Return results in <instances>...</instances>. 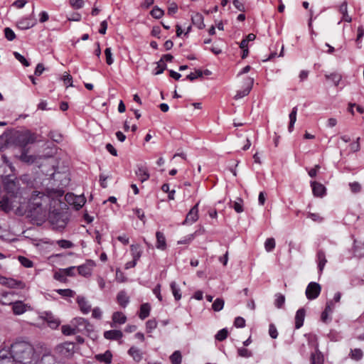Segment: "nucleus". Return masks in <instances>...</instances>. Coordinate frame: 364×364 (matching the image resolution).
Listing matches in <instances>:
<instances>
[{
	"label": "nucleus",
	"mask_w": 364,
	"mask_h": 364,
	"mask_svg": "<svg viewBox=\"0 0 364 364\" xmlns=\"http://www.w3.org/2000/svg\"><path fill=\"white\" fill-rule=\"evenodd\" d=\"M11 353L16 363L21 364H31L33 360L35 349L28 341L17 339L9 348Z\"/></svg>",
	"instance_id": "obj_1"
},
{
	"label": "nucleus",
	"mask_w": 364,
	"mask_h": 364,
	"mask_svg": "<svg viewBox=\"0 0 364 364\" xmlns=\"http://www.w3.org/2000/svg\"><path fill=\"white\" fill-rule=\"evenodd\" d=\"M50 203L49 196L39 191H33L29 200L28 207L33 214L42 215L46 212Z\"/></svg>",
	"instance_id": "obj_2"
},
{
	"label": "nucleus",
	"mask_w": 364,
	"mask_h": 364,
	"mask_svg": "<svg viewBox=\"0 0 364 364\" xmlns=\"http://www.w3.org/2000/svg\"><path fill=\"white\" fill-rule=\"evenodd\" d=\"M36 141V136L29 131L18 132L14 136V143L21 147L26 148L29 144H32Z\"/></svg>",
	"instance_id": "obj_3"
},
{
	"label": "nucleus",
	"mask_w": 364,
	"mask_h": 364,
	"mask_svg": "<svg viewBox=\"0 0 364 364\" xmlns=\"http://www.w3.org/2000/svg\"><path fill=\"white\" fill-rule=\"evenodd\" d=\"M50 223L55 229H63L67 225L68 218L60 210H53L49 213Z\"/></svg>",
	"instance_id": "obj_4"
},
{
	"label": "nucleus",
	"mask_w": 364,
	"mask_h": 364,
	"mask_svg": "<svg viewBox=\"0 0 364 364\" xmlns=\"http://www.w3.org/2000/svg\"><path fill=\"white\" fill-rule=\"evenodd\" d=\"M4 188L6 192L11 196L16 198L19 194L20 186L18 180L16 178H11L6 176L4 181Z\"/></svg>",
	"instance_id": "obj_5"
},
{
	"label": "nucleus",
	"mask_w": 364,
	"mask_h": 364,
	"mask_svg": "<svg viewBox=\"0 0 364 364\" xmlns=\"http://www.w3.org/2000/svg\"><path fill=\"white\" fill-rule=\"evenodd\" d=\"M72 323L76 328V330L78 332H90L92 331V326L90 323V322L82 317H77L73 318L72 321Z\"/></svg>",
	"instance_id": "obj_6"
},
{
	"label": "nucleus",
	"mask_w": 364,
	"mask_h": 364,
	"mask_svg": "<svg viewBox=\"0 0 364 364\" xmlns=\"http://www.w3.org/2000/svg\"><path fill=\"white\" fill-rule=\"evenodd\" d=\"M321 287L317 282H310L306 289V296L308 299L313 300L316 299L321 292Z\"/></svg>",
	"instance_id": "obj_7"
},
{
	"label": "nucleus",
	"mask_w": 364,
	"mask_h": 364,
	"mask_svg": "<svg viewBox=\"0 0 364 364\" xmlns=\"http://www.w3.org/2000/svg\"><path fill=\"white\" fill-rule=\"evenodd\" d=\"M198 202L187 213L185 220L183 222V225H192L196 222L198 219Z\"/></svg>",
	"instance_id": "obj_8"
},
{
	"label": "nucleus",
	"mask_w": 364,
	"mask_h": 364,
	"mask_svg": "<svg viewBox=\"0 0 364 364\" xmlns=\"http://www.w3.org/2000/svg\"><path fill=\"white\" fill-rule=\"evenodd\" d=\"M16 360L8 348L0 350V364H16Z\"/></svg>",
	"instance_id": "obj_9"
},
{
	"label": "nucleus",
	"mask_w": 364,
	"mask_h": 364,
	"mask_svg": "<svg viewBox=\"0 0 364 364\" xmlns=\"http://www.w3.org/2000/svg\"><path fill=\"white\" fill-rule=\"evenodd\" d=\"M74 343L71 342H65L58 345L56 348L59 353L64 357L71 355L74 352Z\"/></svg>",
	"instance_id": "obj_10"
},
{
	"label": "nucleus",
	"mask_w": 364,
	"mask_h": 364,
	"mask_svg": "<svg viewBox=\"0 0 364 364\" xmlns=\"http://www.w3.org/2000/svg\"><path fill=\"white\" fill-rule=\"evenodd\" d=\"M42 318L48 323V325L53 329L57 328L60 322L50 311H44Z\"/></svg>",
	"instance_id": "obj_11"
},
{
	"label": "nucleus",
	"mask_w": 364,
	"mask_h": 364,
	"mask_svg": "<svg viewBox=\"0 0 364 364\" xmlns=\"http://www.w3.org/2000/svg\"><path fill=\"white\" fill-rule=\"evenodd\" d=\"M254 83L253 78L251 77H247L245 80V88L242 90H239L237 92V94L235 96V99L238 100L240 98L244 97L245 96H247L250 90H252V85Z\"/></svg>",
	"instance_id": "obj_12"
},
{
	"label": "nucleus",
	"mask_w": 364,
	"mask_h": 364,
	"mask_svg": "<svg viewBox=\"0 0 364 364\" xmlns=\"http://www.w3.org/2000/svg\"><path fill=\"white\" fill-rule=\"evenodd\" d=\"M104 338L110 341H119L123 337V333L120 330H109L104 332Z\"/></svg>",
	"instance_id": "obj_13"
},
{
	"label": "nucleus",
	"mask_w": 364,
	"mask_h": 364,
	"mask_svg": "<svg viewBox=\"0 0 364 364\" xmlns=\"http://www.w3.org/2000/svg\"><path fill=\"white\" fill-rule=\"evenodd\" d=\"M311 186L314 196L323 197L326 194V188L323 184L316 181H311Z\"/></svg>",
	"instance_id": "obj_14"
},
{
	"label": "nucleus",
	"mask_w": 364,
	"mask_h": 364,
	"mask_svg": "<svg viewBox=\"0 0 364 364\" xmlns=\"http://www.w3.org/2000/svg\"><path fill=\"white\" fill-rule=\"evenodd\" d=\"M112 323L111 327H115L117 324H124L127 321V316L121 311H115L112 316Z\"/></svg>",
	"instance_id": "obj_15"
},
{
	"label": "nucleus",
	"mask_w": 364,
	"mask_h": 364,
	"mask_svg": "<svg viewBox=\"0 0 364 364\" xmlns=\"http://www.w3.org/2000/svg\"><path fill=\"white\" fill-rule=\"evenodd\" d=\"M77 303L82 314H87L91 311V305L84 296H77Z\"/></svg>",
	"instance_id": "obj_16"
},
{
	"label": "nucleus",
	"mask_w": 364,
	"mask_h": 364,
	"mask_svg": "<svg viewBox=\"0 0 364 364\" xmlns=\"http://www.w3.org/2000/svg\"><path fill=\"white\" fill-rule=\"evenodd\" d=\"M156 247L160 250H165L167 248L166 240L164 234L160 231L156 232Z\"/></svg>",
	"instance_id": "obj_17"
},
{
	"label": "nucleus",
	"mask_w": 364,
	"mask_h": 364,
	"mask_svg": "<svg viewBox=\"0 0 364 364\" xmlns=\"http://www.w3.org/2000/svg\"><path fill=\"white\" fill-rule=\"evenodd\" d=\"M117 301L121 307L126 308L129 304L130 299L127 292L122 290L119 291L117 295Z\"/></svg>",
	"instance_id": "obj_18"
},
{
	"label": "nucleus",
	"mask_w": 364,
	"mask_h": 364,
	"mask_svg": "<svg viewBox=\"0 0 364 364\" xmlns=\"http://www.w3.org/2000/svg\"><path fill=\"white\" fill-rule=\"evenodd\" d=\"M95 358L100 363L110 364L112 360V353L110 350H107L104 353L96 354Z\"/></svg>",
	"instance_id": "obj_19"
},
{
	"label": "nucleus",
	"mask_w": 364,
	"mask_h": 364,
	"mask_svg": "<svg viewBox=\"0 0 364 364\" xmlns=\"http://www.w3.org/2000/svg\"><path fill=\"white\" fill-rule=\"evenodd\" d=\"M135 173L141 183L147 181L150 177L148 168L144 166H138Z\"/></svg>",
	"instance_id": "obj_20"
},
{
	"label": "nucleus",
	"mask_w": 364,
	"mask_h": 364,
	"mask_svg": "<svg viewBox=\"0 0 364 364\" xmlns=\"http://www.w3.org/2000/svg\"><path fill=\"white\" fill-rule=\"evenodd\" d=\"M306 315V311L304 309L301 308L297 310L295 315V328L299 329L300 328L304 321V318Z\"/></svg>",
	"instance_id": "obj_21"
},
{
	"label": "nucleus",
	"mask_w": 364,
	"mask_h": 364,
	"mask_svg": "<svg viewBox=\"0 0 364 364\" xmlns=\"http://www.w3.org/2000/svg\"><path fill=\"white\" fill-rule=\"evenodd\" d=\"M310 361H311V364H323V363H324L323 355L318 350V348H316L314 353H312L311 354Z\"/></svg>",
	"instance_id": "obj_22"
},
{
	"label": "nucleus",
	"mask_w": 364,
	"mask_h": 364,
	"mask_svg": "<svg viewBox=\"0 0 364 364\" xmlns=\"http://www.w3.org/2000/svg\"><path fill=\"white\" fill-rule=\"evenodd\" d=\"M12 305V310L15 315H21L26 311V305L21 301H17L11 303Z\"/></svg>",
	"instance_id": "obj_23"
},
{
	"label": "nucleus",
	"mask_w": 364,
	"mask_h": 364,
	"mask_svg": "<svg viewBox=\"0 0 364 364\" xmlns=\"http://www.w3.org/2000/svg\"><path fill=\"white\" fill-rule=\"evenodd\" d=\"M4 279L5 280L4 282V284L10 288H18L22 289H24L26 287L25 283L20 280H16L11 278H4Z\"/></svg>",
	"instance_id": "obj_24"
},
{
	"label": "nucleus",
	"mask_w": 364,
	"mask_h": 364,
	"mask_svg": "<svg viewBox=\"0 0 364 364\" xmlns=\"http://www.w3.org/2000/svg\"><path fill=\"white\" fill-rule=\"evenodd\" d=\"M128 354L136 363L140 362L143 358V353L140 350V349H139L138 348H136L135 346H132L129 349Z\"/></svg>",
	"instance_id": "obj_25"
},
{
	"label": "nucleus",
	"mask_w": 364,
	"mask_h": 364,
	"mask_svg": "<svg viewBox=\"0 0 364 364\" xmlns=\"http://www.w3.org/2000/svg\"><path fill=\"white\" fill-rule=\"evenodd\" d=\"M316 257H317L318 272L320 273H321L323 270L326 263L327 262L325 252L322 250H319L317 252Z\"/></svg>",
	"instance_id": "obj_26"
},
{
	"label": "nucleus",
	"mask_w": 364,
	"mask_h": 364,
	"mask_svg": "<svg viewBox=\"0 0 364 364\" xmlns=\"http://www.w3.org/2000/svg\"><path fill=\"white\" fill-rule=\"evenodd\" d=\"M150 311H151L150 304L149 303L142 304L140 306V311H139V318L141 320H144L149 316Z\"/></svg>",
	"instance_id": "obj_27"
},
{
	"label": "nucleus",
	"mask_w": 364,
	"mask_h": 364,
	"mask_svg": "<svg viewBox=\"0 0 364 364\" xmlns=\"http://www.w3.org/2000/svg\"><path fill=\"white\" fill-rule=\"evenodd\" d=\"M133 260L138 262L141 257L142 250L139 245H132L130 247Z\"/></svg>",
	"instance_id": "obj_28"
},
{
	"label": "nucleus",
	"mask_w": 364,
	"mask_h": 364,
	"mask_svg": "<svg viewBox=\"0 0 364 364\" xmlns=\"http://www.w3.org/2000/svg\"><path fill=\"white\" fill-rule=\"evenodd\" d=\"M191 19L193 23L198 28L203 29L205 27V24L203 23V16L202 14L196 13L192 16Z\"/></svg>",
	"instance_id": "obj_29"
},
{
	"label": "nucleus",
	"mask_w": 364,
	"mask_h": 364,
	"mask_svg": "<svg viewBox=\"0 0 364 364\" xmlns=\"http://www.w3.org/2000/svg\"><path fill=\"white\" fill-rule=\"evenodd\" d=\"M0 208L5 213H9L12 210L11 203L7 196H4L0 200Z\"/></svg>",
	"instance_id": "obj_30"
},
{
	"label": "nucleus",
	"mask_w": 364,
	"mask_h": 364,
	"mask_svg": "<svg viewBox=\"0 0 364 364\" xmlns=\"http://www.w3.org/2000/svg\"><path fill=\"white\" fill-rule=\"evenodd\" d=\"M297 107H294L289 114V124L288 129L289 132L293 131L294 124L296 121Z\"/></svg>",
	"instance_id": "obj_31"
},
{
	"label": "nucleus",
	"mask_w": 364,
	"mask_h": 364,
	"mask_svg": "<svg viewBox=\"0 0 364 364\" xmlns=\"http://www.w3.org/2000/svg\"><path fill=\"white\" fill-rule=\"evenodd\" d=\"M171 292L176 301H179L181 299V289L176 282H172L170 284Z\"/></svg>",
	"instance_id": "obj_32"
},
{
	"label": "nucleus",
	"mask_w": 364,
	"mask_h": 364,
	"mask_svg": "<svg viewBox=\"0 0 364 364\" xmlns=\"http://www.w3.org/2000/svg\"><path fill=\"white\" fill-rule=\"evenodd\" d=\"M170 360L172 364H181L182 355L181 351L176 350L170 356Z\"/></svg>",
	"instance_id": "obj_33"
},
{
	"label": "nucleus",
	"mask_w": 364,
	"mask_h": 364,
	"mask_svg": "<svg viewBox=\"0 0 364 364\" xmlns=\"http://www.w3.org/2000/svg\"><path fill=\"white\" fill-rule=\"evenodd\" d=\"M77 271L79 274L83 277H89L92 274L91 269L86 264L78 266Z\"/></svg>",
	"instance_id": "obj_34"
},
{
	"label": "nucleus",
	"mask_w": 364,
	"mask_h": 364,
	"mask_svg": "<svg viewBox=\"0 0 364 364\" xmlns=\"http://www.w3.org/2000/svg\"><path fill=\"white\" fill-rule=\"evenodd\" d=\"M285 303V296L281 293L275 294L274 306L278 309H282Z\"/></svg>",
	"instance_id": "obj_35"
},
{
	"label": "nucleus",
	"mask_w": 364,
	"mask_h": 364,
	"mask_svg": "<svg viewBox=\"0 0 364 364\" xmlns=\"http://www.w3.org/2000/svg\"><path fill=\"white\" fill-rule=\"evenodd\" d=\"M62 333L65 336L75 335L77 333L76 328L72 327L69 325H64L61 328Z\"/></svg>",
	"instance_id": "obj_36"
},
{
	"label": "nucleus",
	"mask_w": 364,
	"mask_h": 364,
	"mask_svg": "<svg viewBox=\"0 0 364 364\" xmlns=\"http://www.w3.org/2000/svg\"><path fill=\"white\" fill-rule=\"evenodd\" d=\"M55 291L63 297H73L75 295V292L70 289H59Z\"/></svg>",
	"instance_id": "obj_37"
},
{
	"label": "nucleus",
	"mask_w": 364,
	"mask_h": 364,
	"mask_svg": "<svg viewBox=\"0 0 364 364\" xmlns=\"http://www.w3.org/2000/svg\"><path fill=\"white\" fill-rule=\"evenodd\" d=\"M350 356L355 360H360L363 356V353L361 349L355 348L350 350Z\"/></svg>",
	"instance_id": "obj_38"
},
{
	"label": "nucleus",
	"mask_w": 364,
	"mask_h": 364,
	"mask_svg": "<svg viewBox=\"0 0 364 364\" xmlns=\"http://www.w3.org/2000/svg\"><path fill=\"white\" fill-rule=\"evenodd\" d=\"M34 23L31 22L28 19H23L18 21V27L22 30H26L32 28Z\"/></svg>",
	"instance_id": "obj_39"
},
{
	"label": "nucleus",
	"mask_w": 364,
	"mask_h": 364,
	"mask_svg": "<svg viewBox=\"0 0 364 364\" xmlns=\"http://www.w3.org/2000/svg\"><path fill=\"white\" fill-rule=\"evenodd\" d=\"M150 14L153 18L159 19L164 16V10L156 6L152 9V10L150 12Z\"/></svg>",
	"instance_id": "obj_40"
},
{
	"label": "nucleus",
	"mask_w": 364,
	"mask_h": 364,
	"mask_svg": "<svg viewBox=\"0 0 364 364\" xmlns=\"http://www.w3.org/2000/svg\"><path fill=\"white\" fill-rule=\"evenodd\" d=\"M157 66L154 70V74L157 75L161 74L166 69V63L163 62V60H159L157 63Z\"/></svg>",
	"instance_id": "obj_41"
},
{
	"label": "nucleus",
	"mask_w": 364,
	"mask_h": 364,
	"mask_svg": "<svg viewBox=\"0 0 364 364\" xmlns=\"http://www.w3.org/2000/svg\"><path fill=\"white\" fill-rule=\"evenodd\" d=\"M224 306V300L223 299L218 298L216 299L212 304V309L215 311H220L223 309Z\"/></svg>",
	"instance_id": "obj_42"
},
{
	"label": "nucleus",
	"mask_w": 364,
	"mask_h": 364,
	"mask_svg": "<svg viewBox=\"0 0 364 364\" xmlns=\"http://www.w3.org/2000/svg\"><path fill=\"white\" fill-rule=\"evenodd\" d=\"M275 240L273 237L267 238L264 242V248L267 252H272L275 247Z\"/></svg>",
	"instance_id": "obj_43"
},
{
	"label": "nucleus",
	"mask_w": 364,
	"mask_h": 364,
	"mask_svg": "<svg viewBox=\"0 0 364 364\" xmlns=\"http://www.w3.org/2000/svg\"><path fill=\"white\" fill-rule=\"evenodd\" d=\"M228 336V331L227 328H223L220 330L215 336V340L218 341H223L227 338Z\"/></svg>",
	"instance_id": "obj_44"
},
{
	"label": "nucleus",
	"mask_w": 364,
	"mask_h": 364,
	"mask_svg": "<svg viewBox=\"0 0 364 364\" xmlns=\"http://www.w3.org/2000/svg\"><path fill=\"white\" fill-rule=\"evenodd\" d=\"M156 319H149L146 322V330L147 333H151L157 327Z\"/></svg>",
	"instance_id": "obj_45"
},
{
	"label": "nucleus",
	"mask_w": 364,
	"mask_h": 364,
	"mask_svg": "<svg viewBox=\"0 0 364 364\" xmlns=\"http://www.w3.org/2000/svg\"><path fill=\"white\" fill-rule=\"evenodd\" d=\"M56 243L63 249H69L74 247V244L68 240H59L56 241Z\"/></svg>",
	"instance_id": "obj_46"
},
{
	"label": "nucleus",
	"mask_w": 364,
	"mask_h": 364,
	"mask_svg": "<svg viewBox=\"0 0 364 364\" xmlns=\"http://www.w3.org/2000/svg\"><path fill=\"white\" fill-rule=\"evenodd\" d=\"M14 55L15 58L18 60L22 65H23L25 67H28L30 65V63L28 60L26 59V58L20 54L18 52H14Z\"/></svg>",
	"instance_id": "obj_47"
},
{
	"label": "nucleus",
	"mask_w": 364,
	"mask_h": 364,
	"mask_svg": "<svg viewBox=\"0 0 364 364\" xmlns=\"http://www.w3.org/2000/svg\"><path fill=\"white\" fill-rule=\"evenodd\" d=\"M18 261L25 267L30 268L33 266V262L26 257L19 256Z\"/></svg>",
	"instance_id": "obj_48"
},
{
	"label": "nucleus",
	"mask_w": 364,
	"mask_h": 364,
	"mask_svg": "<svg viewBox=\"0 0 364 364\" xmlns=\"http://www.w3.org/2000/svg\"><path fill=\"white\" fill-rule=\"evenodd\" d=\"M9 144V135L1 134L0 136V151L4 150L8 146Z\"/></svg>",
	"instance_id": "obj_49"
},
{
	"label": "nucleus",
	"mask_w": 364,
	"mask_h": 364,
	"mask_svg": "<svg viewBox=\"0 0 364 364\" xmlns=\"http://www.w3.org/2000/svg\"><path fill=\"white\" fill-rule=\"evenodd\" d=\"M4 36L5 38L9 41H12L16 38L15 33L11 28L9 27L4 28Z\"/></svg>",
	"instance_id": "obj_50"
},
{
	"label": "nucleus",
	"mask_w": 364,
	"mask_h": 364,
	"mask_svg": "<svg viewBox=\"0 0 364 364\" xmlns=\"http://www.w3.org/2000/svg\"><path fill=\"white\" fill-rule=\"evenodd\" d=\"M237 354L242 358H250L252 355V352L245 348H239L237 349Z\"/></svg>",
	"instance_id": "obj_51"
},
{
	"label": "nucleus",
	"mask_w": 364,
	"mask_h": 364,
	"mask_svg": "<svg viewBox=\"0 0 364 364\" xmlns=\"http://www.w3.org/2000/svg\"><path fill=\"white\" fill-rule=\"evenodd\" d=\"M85 200L83 197L75 196V200L73 201V205L77 210H79L80 208H81L83 206V205L85 204Z\"/></svg>",
	"instance_id": "obj_52"
},
{
	"label": "nucleus",
	"mask_w": 364,
	"mask_h": 364,
	"mask_svg": "<svg viewBox=\"0 0 364 364\" xmlns=\"http://www.w3.org/2000/svg\"><path fill=\"white\" fill-rule=\"evenodd\" d=\"M105 55L106 57V63H107V65H112L114 63V59L112 58V50L110 48H107L105 50Z\"/></svg>",
	"instance_id": "obj_53"
},
{
	"label": "nucleus",
	"mask_w": 364,
	"mask_h": 364,
	"mask_svg": "<svg viewBox=\"0 0 364 364\" xmlns=\"http://www.w3.org/2000/svg\"><path fill=\"white\" fill-rule=\"evenodd\" d=\"M306 216L316 223H321L323 220V218L318 213H308Z\"/></svg>",
	"instance_id": "obj_54"
},
{
	"label": "nucleus",
	"mask_w": 364,
	"mask_h": 364,
	"mask_svg": "<svg viewBox=\"0 0 364 364\" xmlns=\"http://www.w3.org/2000/svg\"><path fill=\"white\" fill-rule=\"evenodd\" d=\"M70 6L74 9H81L84 5V1L83 0H69Z\"/></svg>",
	"instance_id": "obj_55"
},
{
	"label": "nucleus",
	"mask_w": 364,
	"mask_h": 364,
	"mask_svg": "<svg viewBox=\"0 0 364 364\" xmlns=\"http://www.w3.org/2000/svg\"><path fill=\"white\" fill-rule=\"evenodd\" d=\"M350 189L352 193H357L361 191V186L358 182H353L349 183Z\"/></svg>",
	"instance_id": "obj_56"
},
{
	"label": "nucleus",
	"mask_w": 364,
	"mask_h": 364,
	"mask_svg": "<svg viewBox=\"0 0 364 364\" xmlns=\"http://www.w3.org/2000/svg\"><path fill=\"white\" fill-rule=\"evenodd\" d=\"M54 279L61 282H63L66 280V276L63 269H60L59 272H56L54 274Z\"/></svg>",
	"instance_id": "obj_57"
},
{
	"label": "nucleus",
	"mask_w": 364,
	"mask_h": 364,
	"mask_svg": "<svg viewBox=\"0 0 364 364\" xmlns=\"http://www.w3.org/2000/svg\"><path fill=\"white\" fill-rule=\"evenodd\" d=\"M269 334L271 338L275 339L278 336V331L274 324L271 323L269 326Z\"/></svg>",
	"instance_id": "obj_58"
},
{
	"label": "nucleus",
	"mask_w": 364,
	"mask_h": 364,
	"mask_svg": "<svg viewBox=\"0 0 364 364\" xmlns=\"http://www.w3.org/2000/svg\"><path fill=\"white\" fill-rule=\"evenodd\" d=\"M134 214L136 215V217L142 221L144 223H145V215L144 212L141 208H135L133 210Z\"/></svg>",
	"instance_id": "obj_59"
},
{
	"label": "nucleus",
	"mask_w": 364,
	"mask_h": 364,
	"mask_svg": "<svg viewBox=\"0 0 364 364\" xmlns=\"http://www.w3.org/2000/svg\"><path fill=\"white\" fill-rule=\"evenodd\" d=\"M234 326L237 328H243L245 326V320L242 317L237 316L234 321Z\"/></svg>",
	"instance_id": "obj_60"
},
{
	"label": "nucleus",
	"mask_w": 364,
	"mask_h": 364,
	"mask_svg": "<svg viewBox=\"0 0 364 364\" xmlns=\"http://www.w3.org/2000/svg\"><path fill=\"white\" fill-rule=\"evenodd\" d=\"M232 208L235 212L240 213L243 211L242 200L240 198L239 201H235Z\"/></svg>",
	"instance_id": "obj_61"
},
{
	"label": "nucleus",
	"mask_w": 364,
	"mask_h": 364,
	"mask_svg": "<svg viewBox=\"0 0 364 364\" xmlns=\"http://www.w3.org/2000/svg\"><path fill=\"white\" fill-rule=\"evenodd\" d=\"M92 316L93 318L97 319H101L102 316V311L99 307H95L92 309Z\"/></svg>",
	"instance_id": "obj_62"
},
{
	"label": "nucleus",
	"mask_w": 364,
	"mask_h": 364,
	"mask_svg": "<svg viewBox=\"0 0 364 364\" xmlns=\"http://www.w3.org/2000/svg\"><path fill=\"white\" fill-rule=\"evenodd\" d=\"M178 11V6L176 3L173 2L171 4H170L168 8V11H167V14L168 15H173L175 14L176 12Z\"/></svg>",
	"instance_id": "obj_63"
},
{
	"label": "nucleus",
	"mask_w": 364,
	"mask_h": 364,
	"mask_svg": "<svg viewBox=\"0 0 364 364\" xmlns=\"http://www.w3.org/2000/svg\"><path fill=\"white\" fill-rule=\"evenodd\" d=\"M326 77L327 79L332 80L334 82L336 85H338V84L340 82L341 78L339 75L335 74V73H332L331 75H326Z\"/></svg>",
	"instance_id": "obj_64"
}]
</instances>
